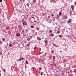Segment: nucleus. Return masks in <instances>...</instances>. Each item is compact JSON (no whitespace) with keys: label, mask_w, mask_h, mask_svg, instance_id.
<instances>
[{"label":"nucleus","mask_w":76,"mask_h":76,"mask_svg":"<svg viewBox=\"0 0 76 76\" xmlns=\"http://www.w3.org/2000/svg\"><path fill=\"white\" fill-rule=\"evenodd\" d=\"M72 19H70L68 21H67V23H70L72 22Z\"/></svg>","instance_id":"f257e3e1"},{"label":"nucleus","mask_w":76,"mask_h":76,"mask_svg":"<svg viewBox=\"0 0 76 76\" xmlns=\"http://www.w3.org/2000/svg\"><path fill=\"white\" fill-rule=\"evenodd\" d=\"M53 25H58V23L56 22H54L53 23Z\"/></svg>","instance_id":"f03ea898"},{"label":"nucleus","mask_w":76,"mask_h":76,"mask_svg":"<svg viewBox=\"0 0 76 76\" xmlns=\"http://www.w3.org/2000/svg\"><path fill=\"white\" fill-rule=\"evenodd\" d=\"M16 36L17 37H20V33H17L16 34Z\"/></svg>","instance_id":"7ed1b4c3"},{"label":"nucleus","mask_w":76,"mask_h":76,"mask_svg":"<svg viewBox=\"0 0 76 76\" xmlns=\"http://www.w3.org/2000/svg\"><path fill=\"white\" fill-rule=\"evenodd\" d=\"M64 62V63H67V60H64L63 61Z\"/></svg>","instance_id":"20e7f679"},{"label":"nucleus","mask_w":76,"mask_h":76,"mask_svg":"<svg viewBox=\"0 0 76 76\" xmlns=\"http://www.w3.org/2000/svg\"><path fill=\"white\" fill-rule=\"evenodd\" d=\"M71 9L73 10V9H74V7H75V6L74 5H71Z\"/></svg>","instance_id":"39448f33"},{"label":"nucleus","mask_w":76,"mask_h":76,"mask_svg":"<svg viewBox=\"0 0 76 76\" xmlns=\"http://www.w3.org/2000/svg\"><path fill=\"white\" fill-rule=\"evenodd\" d=\"M24 44V43H23V42H22L20 44V45H22V46H23Z\"/></svg>","instance_id":"423d86ee"},{"label":"nucleus","mask_w":76,"mask_h":76,"mask_svg":"<svg viewBox=\"0 0 76 76\" xmlns=\"http://www.w3.org/2000/svg\"><path fill=\"white\" fill-rule=\"evenodd\" d=\"M50 36H51V37H53L54 36V34H53V33L51 34H50Z\"/></svg>","instance_id":"0eeeda50"},{"label":"nucleus","mask_w":76,"mask_h":76,"mask_svg":"<svg viewBox=\"0 0 76 76\" xmlns=\"http://www.w3.org/2000/svg\"><path fill=\"white\" fill-rule=\"evenodd\" d=\"M55 17L56 19H58V15H56Z\"/></svg>","instance_id":"6e6552de"},{"label":"nucleus","mask_w":76,"mask_h":76,"mask_svg":"<svg viewBox=\"0 0 76 76\" xmlns=\"http://www.w3.org/2000/svg\"><path fill=\"white\" fill-rule=\"evenodd\" d=\"M9 47H12V46H13V45L11 43L9 44Z\"/></svg>","instance_id":"1a4fd4ad"},{"label":"nucleus","mask_w":76,"mask_h":76,"mask_svg":"<svg viewBox=\"0 0 76 76\" xmlns=\"http://www.w3.org/2000/svg\"><path fill=\"white\" fill-rule=\"evenodd\" d=\"M62 14V12H60L59 13V16H61Z\"/></svg>","instance_id":"9d476101"},{"label":"nucleus","mask_w":76,"mask_h":76,"mask_svg":"<svg viewBox=\"0 0 76 76\" xmlns=\"http://www.w3.org/2000/svg\"><path fill=\"white\" fill-rule=\"evenodd\" d=\"M57 26H58L59 27L58 28H61V26L60 25H59V24H58L57 25Z\"/></svg>","instance_id":"9b49d317"},{"label":"nucleus","mask_w":76,"mask_h":76,"mask_svg":"<svg viewBox=\"0 0 76 76\" xmlns=\"http://www.w3.org/2000/svg\"><path fill=\"white\" fill-rule=\"evenodd\" d=\"M6 29H7V30H9V27L8 26L6 27Z\"/></svg>","instance_id":"f8f14e48"},{"label":"nucleus","mask_w":76,"mask_h":76,"mask_svg":"<svg viewBox=\"0 0 76 76\" xmlns=\"http://www.w3.org/2000/svg\"><path fill=\"white\" fill-rule=\"evenodd\" d=\"M6 39L4 38H2V40L3 41H5V39Z\"/></svg>","instance_id":"ddd939ff"},{"label":"nucleus","mask_w":76,"mask_h":76,"mask_svg":"<svg viewBox=\"0 0 76 76\" xmlns=\"http://www.w3.org/2000/svg\"><path fill=\"white\" fill-rule=\"evenodd\" d=\"M52 32H53V30H51L49 31V33L50 34L51 33H52Z\"/></svg>","instance_id":"4468645a"},{"label":"nucleus","mask_w":76,"mask_h":76,"mask_svg":"<svg viewBox=\"0 0 76 76\" xmlns=\"http://www.w3.org/2000/svg\"><path fill=\"white\" fill-rule=\"evenodd\" d=\"M37 39H38V40L39 41H41V38H39V37H38V38H37Z\"/></svg>","instance_id":"2eb2a0df"},{"label":"nucleus","mask_w":76,"mask_h":76,"mask_svg":"<svg viewBox=\"0 0 76 76\" xmlns=\"http://www.w3.org/2000/svg\"><path fill=\"white\" fill-rule=\"evenodd\" d=\"M74 73H76V69H74L73 71Z\"/></svg>","instance_id":"dca6fc26"},{"label":"nucleus","mask_w":76,"mask_h":76,"mask_svg":"<svg viewBox=\"0 0 76 76\" xmlns=\"http://www.w3.org/2000/svg\"><path fill=\"white\" fill-rule=\"evenodd\" d=\"M64 19H67V16H66L64 18Z\"/></svg>","instance_id":"f3484780"},{"label":"nucleus","mask_w":76,"mask_h":76,"mask_svg":"<svg viewBox=\"0 0 76 76\" xmlns=\"http://www.w3.org/2000/svg\"><path fill=\"white\" fill-rule=\"evenodd\" d=\"M26 63L27 64H28V61L26 60Z\"/></svg>","instance_id":"a211bd4d"},{"label":"nucleus","mask_w":76,"mask_h":76,"mask_svg":"<svg viewBox=\"0 0 76 76\" xmlns=\"http://www.w3.org/2000/svg\"><path fill=\"white\" fill-rule=\"evenodd\" d=\"M57 33L58 34H60V31H58L57 32Z\"/></svg>","instance_id":"6ab92c4d"},{"label":"nucleus","mask_w":76,"mask_h":76,"mask_svg":"<svg viewBox=\"0 0 76 76\" xmlns=\"http://www.w3.org/2000/svg\"><path fill=\"white\" fill-rule=\"evenodd\" d=\"M53 60H55L56 59V57H55L54 56H53Z\"/></svg>","instance_id":"aec40b11"},{"label":"nucleus","mask_w":76,"mask_h":76,"mask_svg":"<svg viewBox=\"0 0 76 76\" xmlns=\"http://www.w3.org/2000/svg\"><path fill=\"white\" fill-rule=\"evenodd\" d=\"M45 43L46 44H48V42L47 41V40H46V41H45Z\"/></svg>","instance_id":"412c9836"},{"label":"nucleus","mask_w":76,"mask_h":76,"mask_svg":"<svg viewBox=\"0 0 76 76\" xmlns=\"http://www.w3.org/2000/svg\"><path fill=\"white\" fill-rule=\"evenodd\" d=\"M31 28H34V27L32 26H31Z\"/></svg>","instance_id":"4be33fe9"},{"label":"nucleus","mask_w":76,"mask_h":76,"mask_svg":"<svg viewBox=\"0 0 76 76\" xmlns=\"http://www.w3.org/2000/svg\"><path fill=\"white\" fill-rule=\"evenodd\" d=\"M20 45H20V44H19V45H18V47H20Z\"/></svg>","instance_id":"5701e85b"},{"label":"nucleus","mask_w":76,"mask_h":76,"mask_svg":"<svg viewBox=\"0 0 76 76\" xmlns=\"http://www.w3.org/2000/svg\"><path fill=\"white\" fill-rule=\"evenodd\" d=\"M3 43V42L0 41V44H2Z\"/></svg>","instance_id":"b1692460"},{"label":"nucleus","mask_w":76,"mask_h":76,"mask_svg":"<svg viewBox=\"0 0 76 76\" xmlns=\"http://www.w3.org/2000/svg\"><path fill=\"white\" fill-rule=\"evenodd\" d=\"M15 4V1H14L13 2H12V4Z\"/></svg>","instance_id":"393cba45"},{"label":"nucleus","mask_w":76,"mask_h":76,"mask_svg":"<svg viewBox=\"0 0 76 76\" xmlns=\"http://www.w3.org/2000/svg\"><path fill=\"white\" fill-rule=\"evenodd\" d=\"M51 16H52L53 17V16H54V14H52L51 15Z\"/></svg>","instance_id":"a878e982"},{"label":"nucleus","mask_w":76,"mask_h":76,"mask_svg":"<svg viewBox=\"0 0 76 76\" xmlns=\"http://www.w3.org/2000/svg\"><path fill=\"white\" fill-rule=\"evenodd\" d=\"M59 37L60 38H61V37H62V36L61 35H59Z\"/></svg>","instance_id":"bb28decb"},{"label":"nucleus","mask_w":76,"mask_h":76,"mask_svg":"<svg viewBox=\"0 0 76 76\" xmlns=\"http://www.w3.org/2000/svg\"><path fill=\"white\" fill-rule=\"evenodd\" d=\"M3 70L4 71V72H6V70L4 69H3Z\"/></svg>","instance_id":"cd10ccee"},{"label":"nucleus","mask_w":76,"mask_h":76,"mask_svg":"<svg viewBox=\"0 0 76 76\" xmlns=\"http://www.w3.org/2000/svg\"><path fill=\"white\" fill-rule=\"evenodd\" d=\"M42 69V68L40 67V68H39V70H41Z\"/></svg>","instance_id":"c85d7f7f"},{"label":"nucleus","mask_w":76,"mask_h":76,"mask_svg":"<svg viewBox=\"0 0 76 76\" xmlns=\"http://www.w3.org/2000/svg\"><path fill=\"white\" fill-rule=\"evenodd\" d=\"M32 36H30V38H31V39H32Z\"/></svg>","instance_id":"c756f323"},{"label":"nucleus","mask_w":76,"mask_h":76,"mask_svg":"<svg viewBox=\"0 0 76 76\" xmlns=\"http://www.w3.org/2000/svg\"><path fill=\"white\" fill-rule=\"evenodd\" d=\"M74 4H75V5H76V1L75 2Z\"/></svg>","instance_id":"7c9ffc66"},{"label":"nucleus","mask_w":76,"mask_h":76,"mask_svg":"<svg viewBox=\"0 0 76 76\" xmlns=\"http://www.w3.org/2000/svg\"><path fill=\"white\" fill-rule=\"evenodd\" d=\"M23 59H24V58H21V60H23Z\"/></svg>","instance_id":"2f4dec72"},{"label":"nucleus","mask_w":76,"mask_h":76,"mask_svg":"<svg viewBox=\"0 0 76 76\" xmlns=\"http://www.w3.org/2000/svg\"><path fill=\"white\" fill-rule=\"evenodd\" d=\"M2 0H0V2L1 3V2H2Z\"/></svg>","instance_id":"473e14b6"},{"label":"nucleus","mask_w":76,"mask_h":76,"mask_svg":"<svg viewBox=\"0 0 76 76\" xmlns=\"http://www.w3.org/2000/svg\"><path fill=\"white\" fill-rule=\"evenodd\" d=\"M42 39H44V37H42Z\"/></svg>","instance_id":"72a5a7b5"},{"label":"nucleus","mask_w":76,"mask_h":76,"mask_svg":"<svg viewBox=\"0 0 76 76\" xmlns=\"http://www.w3.org/2000/svg\"><path fill=\"white\" fill-rule=\"evenodd\" d=\"M20 60H21V59H20V58L19 61H20Z\"/></svg>","instance_id":"f704fd0d"},{"label":"nucleus","mask_w":76,"mask_h":76,"mask_svg":"<svg viewBox=\"0 0 76 76\" xmlns=\"http://www.w3.org/2000/svg\"><path fill=\"white\" fill-rule=\"evenodd\" d=\"M43 75V72L41 74V75Z\"/></svg>","instance_id":"c9c22d12"},{"label":"nucleus","mask_w":76,"mask_h":76,"mask_svg":"<svg viewBox=\"0 0 76 76\" xmlns=\"http://www.w3.org/2000/svg\"><path fill=\"white\" fill-rule=\"evenodd\" d=\"M23 25H25V24L24 23H23Z\"/></svg>","instance_id":"e433bc0d"},{"label":"nucleus","mask_w":76,"mask_h":76,"mask_svg":"<svg viewBox=\"0 0 76 76\" xmlns=\"http://www.w3.org/2000/svg\"><path fill=\"white\" fill-rule=\"evenodd\" d=\"M29 44H30V43L29 44H28L27 45V46H29Z\"/></svg>","instance_id":"4c0bfd02"},{"label":"nucleus","mask_w":76,"mask_h":76,"mask_svg":"<svg viewBox=\"0 0 76 76\" xmlns=\"http://www.w3.org/2000/svg\"><path fill=\"white\" fill-rule=\"evenodd\" d=\"M32 19L34 18V17H32Z\"/></svg>","instance_id":"58836bf2"},{"label":"nucleus","mask_w":76,"mask_h":76,"mask_svg":"<svg viewBox=\"0 0 76 76\" xmlns=\"http://www.w3.org/2000/svg\"><path fill=\"white\" fill-rule=\"evenodd\" d=\"M22 32H24V31H23V30H22Z\"/></svg>","instance_id":"ea45409f"},{"label":"nucleus","mask_w":76,"mask_h":76,"mask_svg":"<svg viewBox=\"0 0 76 76\" xmlns=\"http://www.w3.org/2000/svg\"><path fill=\"white\" fill-rule=\"evenodd\" d=\"M32 69H35V68L34 67H32Z\"/></svg>","instance_id":"a19ab883"},{"label":"nucleus","mask_w":76,"mask_h":76,"mask_svg":"<svg viewBox=\"0 0 76 76\" xmlns=\"http://www.w3.org/2000/svg\"><path fill=\"white\" fill-rule=\"evenodd\" d=\"M59 26H57V27H56V28H58Z\"/></svg>","instance_id":"79ce46f5"},{"label":"nucleus","mask_w":76,"mask_h":76,"mask_svg":"<svg viewBox=\"0 0 76 76\" xmlns=\"http://www.w3.org/2000/svg\"><path fill=\"white\" fill-rule=\"evenodd\" d=\"M36 48H37V47H35L34 48V49H36Z\"/></svg>","instance_id":"37998d69"},{"label":"nucleus","mask_w":76,"mask_h":76,"mask_svg":"<svg viewBox=\"0 0 76 76\" xmlns=\"http://www.w3.org/2000/svg\"><path fill=\"white\" fill-rule=\"evenodd\" d=\"M22 22L23 23V21L22 20Z\"/></svg>","instance_id":"c03bdc74"},{"label":"nucleus","mask_w":76,"mask_h":76,"mask_svg":"<svg viewBox=\"0 0 76 76\" xmlns=\"http://www.w3.org/2000/svg\"><path fill=\"white\" fill-rule=\"evenodd\" d=\"M66 44H65V46H66Z\"/></svg>","instance_id":"a18cd8bd"},{"label":"nucleus","mask_w":76,"mask_h":76,"mask_svg":"<svg viewBox=\"0 0 76 76\" xmlns=\"http://www.w3.org/2000/svg\"><path fill=\"white\" fill-rule=\"evenodd\" d=\"M7 45H8V43H7Z\"/></svg>","instance_id":"49530a36"},{"label":"nucleus","mask_w":76,"mask_h":76,"mask_svg":"<svg viewBox=\"0 0 76 76\" xmlns=\"http://www.w3.org/2000/svg\"><path fill=\"white\" fill-rule=\"evenodd\" d=\"M36 22V20H35V21H34V22Z\"/></svg>","instance_id":"de8ad7c7"},{"label":"nucleus","mask_w":76,"mask_h":76,"mask_svg":"<svg viewBox=\"0 0 76 76\" xmlns=\"http://www.w3.org/2000/svg\"><path fill=\"white\" fill-rule=\"evenodd\" d=\"M1 76V74L0 73V76Z\"/></svg>","instance_id":"09e8293b"},{"label":"nucleus","mask_w":76,"mask_h":76,"mask_svg":"<svg viewBox=\"0 0 76 76\" xmlns=\"http://www.w3.org/2000/svg\"><path fill=\"white\" fill-rule=\"evenodd\" d=\"M60 52H61V51H60Z\"/></svg>","instance_id":"8fccbe9b"},{"label":"nucleus","mask_w":76,"mask_h":76,"mask_svg":"<svg viewBox=\"0 0 76 76\" xmlns=\"http://www.w3.org/2000/svg\"><path fill=\"white\" fill-rule=\"evenodd\" d=\"M1 26V24H0V26Z\"/></svg>","instance_id":"3c124183"},{"label":"nucleus","mask_w":76,"mask_h":76,"mask_svg":"<svg viewBox=\"0 0 76 76\" xmlns=\"http://www.w3.org/2000/svg\"><path fill=\"white\" fill-rule=\"evenodd\" d=\"M39 54H41V52H40V53H39Z\"/></svg>","instance_id":"603ef678"},{"label":"nucleus","mask_w":76,"mask_h":76,"mask_svg":"<svg viewBox=\"0 0 76 76\" xmlns=\"http://www.w3.org/2000/svg\"><path fill=\"white\" fill-rule=\"evenodd\" d=\"M19 59H18V61H19Z\"/></svg>","instance_id":"864d4df0"},{"label":"nucleus","mask_w":76,"mask_h":76,"mask_svg":"<svg viewBox=\"0 0 76 76\" xmlns=\"http://www.w3.org/2000/svg\"><path fill=\"white\" fill-rule=\"evenodd\" d=\"M34 20H35V18H34Z\"/></svg>","instance_id":"5fc2aeb1"},{"label":"nucleus","mask_w":76,"mask_h":76,"mask_svg":"<svg viewBox=\"0 0 76 76\" xmlns=\"http://www.w3.org/2000/svg\"><path fill=\"white\" fill-rule=\"evenodd\" d=\"M43 75L44 76V75H45V74H44Z\"/></svg>","instance_id":"6e6d98bb"},{"label":"nucleus","mask_w":76,"mask_h":76,"mask_svg":"<svg viewBox=\"0 0 76 76\" xmlns=\"http://www.w3.org/2000/svg\"><path fill=\"white\" fill-rule=\"evenodd\" d=\"M13 55H15V54H13Z\"/></svg>","instance_id":"4d7b16f0"},{"label":"nucleus","mask_w":76,"mask_h":76,"mask_svg":"<svg viewBox=\"0 0 76 76\" xmlns=\"http://www.w3.org/2000/svg\"><path fill=\"white\" fill-rule=\"evenodd\" d=\"M28 0V1H29V0Z\"/></svg>","instance_id":"13d9d810"}]
</instances>
